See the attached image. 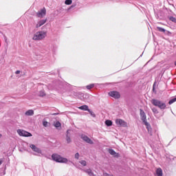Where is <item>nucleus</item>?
I'll list each match as a JSON object with an SVG mask.
<instances>
[{"label": "nucleus", "mask_w": 176, "mask_h": 176, "mask_svg": "<svg viewBox=\"0 0 176 176\" xmlns=\"http://www.w3.org/2000/svg\"><path fill=\"white\" fill-rule=\"evenodd\" d=\"M144 125L146 126V128L147 129L148 134H149V135H153V129H152L151 124H149V122H147V123L144 124Z\"/></svg>", "instance_id": "nucleus-11"}, {"label": "nucleus", "mask_w": 176, "mask_h": 176, "mask_svg": "<svg viewBox=\"0 0 176 176\" xmlns=\"http://www.w3.org/2000/svg\"><path fill=\"white\" fill-rule=\"evenodd\" d=\"M38 97H40V98H47V97H49V96L47 95V92L46 91V89L43 88L41 89L38 91Z\"/></svg>", "instance_id": "nucleus-8"}, {"label": "nucleus", "mask_w": 176, "mask_h": 176, "mask_svg": "<svg viewBox=\"0 0 176 176\" xmlns=\"http://www.w3.org/2000/svg\"><path fill=\"white\" fill-rule=\"evenodd\" d=\"M176 98L175 99H173L172 100L169 101V104H173V102H175Z\"/></svg>", "instance_id": "nucleus-29"}, {"label": "nucleus", "mask_w": 176, "mask_h": 176, "mask_svg": "<svg viewBox=\"0 0 176 176\" xmlns=\"http://www.w3.org/2000/svg\"><path fill=\"white\" fill-rule=\"evenodd\" d=\"M93 87H94V85H90L87 86V89H88V90H90V89H93Z\"/></svg>", "instance_id": "nucleus-26"}, {"label": "nucleus", "mask_w": 176, "mask_h": 176, "mask_svg": "<svg viewBox=\"0 0 176 176\" xmlns=\"http://www.w3.org/2000/svg\"><path fill=\"white\" fill-rule=\"evenodd\" d=\"M54 126L56 129H61V123L59 121H56L54 123Z\"/></svg>", "instance_id": "nucleus-17"}, {"label": "nucleus", "mask_w": 176, "mask_h": 176, "mask_svg": "<svg viewBox=\"0 0 176 176\" xmlns=\"http://www.w3.org/2000/svg\"><path fill=\"white\" fill-rule=\"evenodd\" d=\"M85 172L90 176H94V173H93V170L89 168L85 170Z\"/></svg>", "instance_id": "nucleus-21"}, {"label": "nucleus", "mask_w": 176, "mask_h": 176, "mask_svg": "<svg viewBox=\"0 0 176 176\" xmlns=\"http://www.w3.org/2000/svg\"><path fill=\"white\" fill-rule=\"evenodd\" d=\"M47 32L45 31H38L34 33L32 37L33 41H42L46 38Z\"/></svg>", "instance_id": "nucleus-2"}, {"label": "nucleus", "mask_w": 176, "mask_h": 176, "mask_svg": "<svg viewBox=\"0 0 176 176\" xmlns=\"http://www.w3.org/2000/svg\"><path fill=\"white\" fill-rule=\"evenodd\" d=\"M81 140H82L84 142H86V144H89V145H94V141H93L91 138H89V136L86 135H82Z\"/></svg>", "instance_id": "nucleus-6"}, {"label": "nucleus", "mask_w": 176, "mask_h": 176, "mask_svg": "<svg viewBox=\"0 0 176 176\" xmlns=\"http://www.w3.org/2000/svg\"><path fill=\"white\" fill-rule=\"evenodd\" d=\"M35 111L33 109H28L25 112V116H34Z\"/></svg>", "instance_id": "nucleus-15"}, {"label": "nucleus", "mask_w": 176, "mask_h": 176, "mask_svg": "<svg viewBox=\"0 0 176 176\" xmlns=\"http://www.w3.org/2000/svg\"><path fill=\"white\" fill-rule=\"evenodd\" d=\"M69 134H71V130L68 129L67 131V135H69Z\"/></svg>", "instance_id": "nucleus-31"}, {"label": "nucleus", "mask_w": 176, "mask_h": 176, "mask_svg": "<svg viewBox=\"0 0 176 176\" xmlns=\"http://www.w3.org/2000/svg\"><path fill=\"white\" fill-rule=\"evenodd\" d=\"M151 104H153V105H155V107H158V108H160V109H164V108H166V104H164V102L157 100L156 99H153L151 100Z\"/></svg>", "instance_id": "nucleus-3"}, {"label": "nucleus", "mask_w": 176, "mask_h": 176, "mask_svg": "<svg viewBox=\"0 0 176 176\" xmlns=\"http://www.w3.org/2000/svg\"><path fill=\"white\" fill-rule=\"evenodd\" d=\"M156 175L163 176V170H162V168H159L156 170Z\"/></svg>", "instance_id": "nucleus-16"}, {"label": "nucleus", "mask_w": 176, "mask_h": 176, "mask_svg": "<svg viewBox=\"0 0 176 176\" xmlns=\"http://www.w3.org/2000/svg\"><path fill=\"white\" fill-rule=\"evenodd\" d=\"M108 95L110 96V97L115 98V100H118V99L120 98V93L118 91H109L108 93Z\"/></svg>", "instance_id": "nucleus-7"}, {"label": "nucleus", "mask_w": 176, "mask_h": 176, "mask_svg": "<svg viewBox=\"0 0 176 176\" xmlns=\"http://www.w3.org/2000/svg\"><path fill=\"white\" fill-rule=\"evenodd\" d=\"M43 126H44V127H49V126H50V122H47V121H46V120H43Z\"/></svg>", "instance_id": "nucleus-22"}, {"label": "nucleus", "mask_w": 176, "mask_h": 176, "mask_svg": "<svg viewBox=\"0 0 176 176\" xmlns=\"http://www.w3.org/2000/svg\"><path fill=\"white\" fill-rule=\"evenodd\" d=\"M21 72L20 70H17V71L15 72V74L16 75H19V74H21Z\"/></svg>", "instance_id": "nucleus-30"}, {"label": "nucleus", "mask_w": 176, "mask_h": 176, "mask_svg": "<svg viewBox=\"0 0 176 176\" xmlns=\"http://www.w3.org/2000/svg\"><path fill=\"white\" fill-rule=\"evenodd\" d=\"M16 133L20 137H32V134L31 133L23 129H17Z\"/></svg>", "instance_id": "nucleus-5"}, {"label": "nucleus", "mask_w": 176, "mask_h": 176, "mask_svg": "<svg viewBox=\"0 0 176 176\" xmlns=\"http://www.w3.org/2000/svg\"><path fill=\"white\" fill-rule=\"evenodd\" d=\"M46 21H47V19H41L36 24V28H40V27H42L44 24H46Z\"/></svg>", "instance_id": "nucleus-14"}, {"label": "nucleus", "mask_w": 176, "mask_h": 176, "mask_svg": "<svg viewBox=\"0 0 176 176\" xmlns=\"http://www.w3.org/2000/svg\"><path fill=\"white\" fill-rule=\"evenodd\" d=\"M170 21H173V23H176V19L173 17V16H170Z\"/></svg>", "instance_id": "nucleus-27"}, {"label": "nucleus", "mask_w": 176, "mask_h": 176, "mask_svg": "<svg viewBox=\"0 0 176 176\" xmlns=\"http://www.w3.org/2000/svg\"><path fill=\"white\" fill-rule=\"evenodd\" d=\"M79 109H82V111H88L89 107H87V105L81 106L79 107Z\"/></svg>", "instance_id": "nucleus-23"}, {"label": "nucleus", "mask_w": 176, "mask_h": 176, "mask_svg": "<svg viewBox=\"0 0 176 176\" xmlns=\"http://www.w3.org/2000/svg\"><path fill=\"white\" fill-rule=\"evenodd\" d=\"M30 148H31L32 151H33V152H35L36 153H42V150H41V148H38V146H36L34 144H30Z\"/></svg>", "instance_id": "nucleus-10"}, {"label": "nucleus", "mask_w": 176, "mask_h": 176, "mask_svg": "<svg viewBox=\"0 0 176 176\" xmlns=\"http://www.w3.org/2000/svg\"><path fill=\"white\" fill-rule=\"evenodd\" d=\"M51 159L53 160V162H56V163H64L67 164L68 163V159L63 157L60 154L57 153H53L51 155Z\"/></svg>", "instance_id": "nucleus-1"}, {"label": "nucleus", "mask_w": 176, "mask_h": 176, "mask_svg": "<svg viewBox=\"0 0 176 176\" xmlns=\"http://www.w3.org/2000/svg\"><path fill=\"white\" fill-rule=\"evenodd\" d=\"M115 122H116V124L118 127H125V128L129 127V124H127V122L122 119H120V118L116 119Z\"/></svg>", "instance_id": "nucleus-4"}, {"label": "nucleus", "mask_w": 176, "mask_h": 176, "mask_svg": "<svg viewBox=\"0 0 176 176\" xmlns=\"http://www.w3.org/2000/svg\"><path fill=\"white\" fill-rule=\"evenodd\" d=\"M108 153H109V155L113 156V157H120V155H119L118 153H116V151H115L112 148H109L108 150Z\"/></svg>", "instance_id": "nucleus-12"}, {"label": "nucleus", "mask_w": 176, "mask_h": 176, "mask_svg": "<svg viewBox=\"0 0 176 176\" xmlns=\"http://www.w3.org/2000/svg\"><path fill=\"white\" fill-rule=\"evenodd\" d=\"M66 142L67 144H71L72 142V139H71V136L69 135H66Z\"/></svg>", "instance_id": "nucleus-20"}, {"label": "nucleus", "mask_w": 176, "mask_h": 176, "mask_svg": "<svg viewBox=\"0 0 176 176\" xmlns=\"http://www.w3.org/2000/svg\"><path fill=\"white\" fill-rule=\"evenodd\" d=\"M153 112H154V113H157V109H153Z\"/></svg>", "instance_id": "nucleus-32"}, {"label": "nucleus", "mask_w": 176, "mask_h": 176, "mask_svg": "<svg viewBox=\"0 0 176 176\" xmlns=\"http://www.w3.org/2000/svg\"><path fill=\"white\" fill-rule=\"evenodd\" d=\"M78 163L81 167H86L87 166V162L85 160H80Z\"/></svg>", "instance_id": "nucleus-18"}, {"label": "nucleus", "mask_w": 176, "mask_h": 176, "mask_svg": "<svg viewBox=\"0 0 176 176\" xmlns=\"http://www.w3.org/2000/svg\"><path fill=\"white\" fill-rule=\"evenodd\" d=\"M140 118L141 120H142V122L144 124H146L148 123V120H146V114H145V111L142 109L140 110Z\"/></svg>", "instance_id": "nucleus-9"}, {"label": "nucleus", "mask_w": 176, "mask_h": 176, "mask_svg": "<svg viewBox=\"0 0 176 176\" xmlns=\"http://www.w3.org/2000/svg\"><path fill=\"white\" fill-rule=\"evenodd\" d=\"M2 137H3L2 133H0V138H2Z\"/></svg>", "instance_id": "nucleus-34"}, {"label": "nucleus", "mask_w": 176, "mask_h": 176, "mask_svg": "<svg viewBox=\"0 0 176 176\" xmlns=\"http://www.w3.org/2000/svg\"><path fill=\"white\" fill-rule=\"evenodd\" d=\"M113 122H112V120H107L104 122V124H106L107 126V127H111V126H112Z\"/></svg>", "instance_id": "nucleus-19"}, {"label": "nucleus", "mask_w": 176, "mask_h": 176, "mask_svg": "<svg viewBox=\"0 0 176 176\" xmlns=\"http://www.w3.org/2000/svg\"><path fill=\"white\" fill-rule=\"evenodd\" d=\"M65 5H71V4H72V0H65Z\"/></svg>", "instance_id": "nucleus-24"}, {"label": "nucleus", "mask_w": 176, "mask_h": 176, "mask_svg": "<svg viewBox=\"0 0 176 176\" xmlns=\"http://www.w3.org/2000/svg\"><path fill=\"white\" fill-rule=\"evenodd\" d=\"M1 164H2V161H0V166H1Z\"/></svg>", "instance_id": "nucleus-35"}, {"label": "nucleus", "mask_w": 176, "mask_h": 176, "mask_svg": "<svg viewBox=\"0 0 176 176\" xmlns=\"http://www.w3.org/2000/svg\"><path fill=\"white\" fill-rule=\"evenodd\" d=\"M157 28L158 31H160V32H166V30L163 28L158 27Z\"/></svg>", "instance_id": "nucleus-25"}, {"label": "nucleus", "mask_w": 176, "mask_h": 176, "mask_svg": "<svg viewBox=\"0 0 176 176\" xmlns=\"http://www.w3.org/2000/svg\"><path fill=\"white\" fill-rule=\"evenodd\" d=\"M91 115L94 118L96 117V114H94V113H93V111H90Z\"/></svg>", "instance_id": "nucleus-33"}, {"label": "nucleus", "mask_w": 176, "mask_h": 176, "mask_svg": "<svg viewBox=\"0 0 176 176\" xmlns=\"http://www.w3.org/2000/svg\"><path fill=\"white\" fill-rule=\"evenodd\" d=\"M80 156V155L78 154V153H76V154L74 155V157H75V159H76L77 160L79 159Z\"/></svg>", "instance_id": "nucleus-28"}, {"label": "nucleus", "mask_w": 176, "mask_h": 176, "mask_svg": "<svg viewBox=\"0 0 176 176\" xmlns=\"http://www.w3.org/2000/svg\"><path fill=\"white\" fill-rule=\"evenodd\" d=\"M37 16L40 18L45 17L46 16V9L43 8L42 10L38 11L37 13Z\"/></svg>", "instance_id": "nucleus-13"}]
</instances>
